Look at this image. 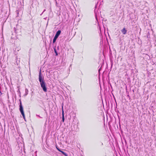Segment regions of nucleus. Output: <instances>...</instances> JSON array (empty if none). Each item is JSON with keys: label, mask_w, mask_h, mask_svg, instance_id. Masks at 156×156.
Returning <instances> with one entry per match:
<instances>
[{"label": "nucleus", "mask_w": 156, "mask_h": 156, "mask_svg": "<svg viewBox=\"0 0 156 156\" xmlns=\"http://www.w3.org/2000/svg\"><path fill=\"white\" fill-rule=\"evenodd\" d=\"M39 80L41 87L42 88L44 92H46L47 89L45 83L42 78L41 70L39 72Z\"/></svg>", "instance_id": "nucleus-1"}, {"label": "nucleus", "mask_w": 156, "mask_h": 156, "mask_svg": "<svg viewBox=\"0 0 156 156\" xmlns=\"http://www.w3.org/2000/svg\"><path fill=\"white\" fill-rule=\"evenodd\" d=\"M20 111L22 115L23 118L25 119V116L24 115V113L23 111V108L22 106V103L21 102V101L20 100Z\"/></svg>", "instance_id": "nucleus-2"}, {"label": "nucleus", "mask_w": 156, "mask_h": 156, "mask_svg": "<svg viewBox=\"0 0 156 156\" xmlns=\"http://www.w3.org/2000/svg\"><path fill=\"white\" fill-rule=\"evenodd\" d=\"M57 149L59 151V152H61L65 156H68L67 154L65 152L62 151L60 149L58 148L57 147H56Z\"/></svg>", "instance_id": "nucleus-3"}, {"label": "nucleus", "mask_w": 156, "mask_h": 156, "mask_svg": "<svg viewBox=\"0 0 156 156\" xmlns=\"http://www.w3.org/2000/svg\"><path fill=\"white\" fill-rule=\"evenodd\" d=\"M121 32L123 34H125L127 32V30L125 28H124L122 30Z\"/></svg>", "instance_id": "nucleus-4"}, {"label": "nucleus", "mask_w": 156, "mask_h": 156, "mask_svg": "<svg viewBox=\"0 0 156 156\" xmlns=\"http://www.w3.org/2000/svg\"><path fill=\"white\" fill-rule=\"evenodd\" d=\"M61 33V31L60 30H58L56 34L55 35V36L56 37H58V36Z\"/></svg>", "instance_id": "nucleus-5"}, {"label": "nucleus", "mask_w": 156, "mask_h": 156, "mask_svg": "<svg viewBox=\"0 0 156 156\" xmlns=\"http://www.w3.org/2000/svg\"><path fill=\"white\" fill-rule=\"evenodd\" d=\"M58 38L56 37L55 36L53 40V43H54L55 42L57 39Z\"/></svg>", "instance_id": "nucleus-6"}, {"label": "nucleus", "mask_w": 156, "mask_h": 156, "mask_svg": "<svg viewBox=\"0 0 156 156\" xmlns=\"http://www.w3.org/2000/svg\"><path fill=\"white\" fill-rule=\"evenodd\" d=\"M62 114H63V116H62V120L63 122L64 121V116L63 111H62Z\"/></svg>", "instance_id": "nucleus-7"}, {"label": "nucleus", "mask_w": 156, "mask_h": 156, "mask_svg": "<svg viewBox=\"0 0 156 156\" xmlns=\"http://www.w3.org/2000/svg\"><path fill=\"white\" fill-rule=\"evenodd\" d=\"M54 50L55 52L56 53V55H57L58 54H57V52H56V49H55L54 48Z\"/></svg>", "instance_id": "nucleus-8"}, {"label": "nucleus", "mask_w": 156, "mask_h": 156, "mask_svg": "<svg viewBox=\"0 0 156 156\" xmlns=\"http://www.w3.org/2000/svg\"><path fill=\"white\" fill-rule=\"evenodd\" d=\"M2 94V93H1V91H0V95H1Z\"/></svg>", "instance_id": "nucleus-9"}, {"label": "nucleus", "mask_w": 156, "mask_h": 156, "mask_svg": "<svg viewBox=\"0 0 156 156\" xmlns=\"http://www.w3.org/2000/svg\"><path fill=\"white\" fill-rule=\"evenodd\" d=\"M101 145H103V144L102 143H101Z\"/></svg>", "instance_id": "nucleus-10"}]
</instances>
